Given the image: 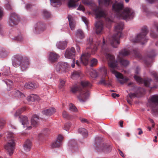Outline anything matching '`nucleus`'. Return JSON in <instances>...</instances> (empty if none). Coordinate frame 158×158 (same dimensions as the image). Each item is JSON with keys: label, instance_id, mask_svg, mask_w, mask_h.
<instances>
[{"label": "nucleus", "instance_id": "27", "mask_svg": "<svg viewBox=\"0 0 158 158\" xmlns=\"http://www.w3.org/2000/svg\"><path fill=\"white\" fill-rule=\"evenodd\" d=\"M24 86L26 88L31 89L37 88V85L36 83H27L25 84Z\"/></svg>", "mask_w": 158, "mask_h": 158}, {"label": "nucleus", "instance_id": "41", "mask_svg": "<svg viewBox=\"0 0 158 158\" xmlns=\"http://www.w3.org/2000/svg\"><path fill=\"white\" fill-rule=\"evenodd\" d=\"M4 12L2 8L0 6V20L2 19L4 16ZM2 31V28L1 25L0 24V32Z\"/></svg>", "mask_w": 158, "mask_h": 158}, {"label": "nucleus", "instance_id": "54", "mask_svg": "<svg viewBox=\"0 0 158 158\" xmlns=\"http://www.w3.org/2000/svg\"><path fill=\"white\" fill-rule=\"evenodd\" d=\"M63 139V136L61 135H59L57 137L56 140H58L59 142H60L61 143H62V141Z\"/></svg>", "mask_w": 158, "mask_h": 158}, {"label": "nucleus", "instance_id": "46", "mask_svg": "<svg viewBox=\"0 0 158 158\" xmlns=\"http://www.w3.org/2000/svg\"><path fill=\"white\" fill-rule=\"evenodd\" d=\"M31 95L32 98V101L33 102L38 100L39 99V97L37 95L32 94H31Z\"/></svg>", "mask_w": 158, "mask_h": 158}, {"label": "nucleus", "instance_id": "2", "mask_svg": "<svg viewBox=\"0 0 158 158\" xmlns=\"http://www.w3.org/2000/svg\"><path fill=\"white\" fill-rule=\"evenodd\" d=\"M112 10L116 17L119 19L127 20L134 16L135 13L132 9L127 7L124 8L123 2H115L112 5Z\"/></svg>", "mask_w": 158, "mask_h": 158}, {"label": "nucleus", "instance_id": "57", "mask_svg": "<svg viewBox=\"0 0 158 158\" xmlns=\"http://www.w3.org/2000/svg\"><path fill=\"white\" fill-rule=\"evenodd\" d=\"M77 10L84 11L85 10V8L83 6L80 5L77 8Z\"/></svg>", "mask_w": 158, "mask_h": 158}, {"label": "nucleus", "instance_id": "31", "mask_svg": "<svg viewBox=\"0 0 158 158\" xmlns=\"http://www.w3.org/2000/svg\"><path fill=\"white\" fill-rule=\"evenodd\" d=\"M62 0H50L51 4L54 7H57V5H60Z\"/></svg>", "mask_w": 158, "mask_h": 158}, {"label": "nucleus", "instance_id": "59", "mask_svg": "<svg viewBox=\"0 0 158 158\" xmlns=\"http://www.w3.org/2000/svg\"><path fill=\"white\" fill-rule=\"evenodd\" d=\"M139 71H140L139 68L138 67H137L135 70V74H138L139 73Z\"/></svg>", "mask_w": 158, "mask_h": 158}, {"label": "nucleus", "instance_id": "35", "mask_svg": "<svg viewBox=\"0 0 158 158\" xmlns=\"http://www.w3.org/2000/svg\"><path fill=\"white\" fill-rule=\"evenodd\" d=\"M81 85L83 87H90L92 86L91 84L87 81H82L81 82Z\"/></svg>", "mask_w": 158, "mask_h": 158}, {"label": "nucleus", "instance_id": "12", "mask_svg": "<svg viewBox=\"0 0 158 158\" xmlns=\"http://www.w3.org/2000/svg\"><path fill=\"white\" fill-rule=\"evenodd\" d=\"M19 21V19L17 14L15 13L11 12L10 15L9 23L11 26L18 24Z\"/></svg>", "mask_w": 158, "mask_h": 158}, {"label": "nucleus", "instance_id": "24", "mask_svg": "<svg viewBox=\"0 0 158 158\" xmlns=\"http://www.w3.org/2000/svg\"><path fill=\"white\" fill-rule=\"evenodd\" d=\"M12 95L13 97L23 98L25 97L24 95L18 90H15L11 92Z\"/></svg>", "mask_w": 158, "mask_h": 158}, {"label": "nucleus", "instance_id": "14", "mask_svg": "<svg viewBox=\"0 0 158 158\" xmlns=\"http://www.w3.org/2000/svg\"><path fill=\"white\" fill-rule=\"evenodd\" d=\"M68 64L65 62H59L56 65V69L58 73H62L65 71L66 69L68 66Z\"/></svg>", "mask_w": 158, "mask_h": 158}, {"label": "nucleus", "instance_id": "33", "mask_svg": "<svg viewBox=\"0 0 158 158\" xmlns=\"http://www.w3.org/2000/svg\"><path fill=\"white\" fill-rule=\"evenodd\" d=\"M81 74L79 71H74L71 74V78L73 79L77 78L80 76Z\"/></svg>", "mask_w": 158, "mask_h": 158}, {"label": "nucleus", "instance_id": "63", "mask_svg": "<svg viewBox=\"0 0 158 158\" xmlns=\"http://www.w3.org/2000/svg\"><path fill=\"white\" fill-rule=\"evenodd\" d=\"M6 9L8 10H10L11 9V7H10V6L9 4H8L6 5Z\"/></svg>", "mask_w": 158, "mask_h": 158}, {"label": "nucleus", "instance_id": "61", "mask_svg": "<svg viewBox=\"0 0 158 158\" xmlns=\"http://www.w3.org/2000/svg\"><path fill=\"white\" fill-rule=\"evenodd\" d=\"M81 121L83 123H87V120L86 119L84 118H80Z\"/></svg>", "mask_w": 158, "mask_h": 158}, {"label": "nucleus", "instance_id": "56", "mask_svg": "<svg viewBox=\"0 0 158 158\" xmlns=\"http://www.w3.org/2000/svg\"><path fill=\"white\" fill-rule=\"evenodd\" d=\"M62 115L64 118H66L68 117V114L66 112L64 111L62 113Z\"/></svg>", "mask_w": 158, "mask_h": 158}, {"label": "nucleus", "instance_id": "13", "mask_svg": "<svg viewBox=\"0 0 158 158\" xmlns=\"http://www.w3.org/2000/svg\"><path fill=\"white\" fill-rule=\"evenodd\" d=\"M89 93L88 90L81 89L78 96L79 100L81 102H85L89 98Z\"/></svg>", "mask_w": 158, "mask_h": 158}, {"label": "nucleus", "instance_id": "44", "mask_svg": "<svg viewBox=\"0 0 158 158\" xmlns=\"http://www.w3.org/2000/svg\"><path fill=\"white\" fill-rule=\"evenodd\" d=\"M98 63V60L95 58H93L90 61V66L93 67L97 65Z\"/></svg>", "mask_w": 158, "mask_h": 158}, {"label": "nucleus", "instance_id": "48", "mask_svg": "<svg viewBox=\"0 0 158 158\" xmlns=\"http://www.w3.org/2000/svg\"><path fill=\"white\" fill-rule=\"evenodd\" d=\"M151 74L155 78L156 81L158 82V75L156 72L154 71L150 72Z\"/></svg>", "mask_w": 158, "mask_h": 158}, {"label": "nucleus", "instance_id": "20", "mask_svg": "<svg viewBox=\"0 0 158 158\" xmlns=\"http://www.w3.org/2000/svg\"><path fill=\"white\" fill-rule=\"evenodd\" d=\"M90 55L88 53H84L82 54L81 57V62L83 64L86 65L89 62V58Z\"/></svg>", "mask_w": 158, "mask_h": 158}, {"label": "nucleus", "instance_id": "22", "mask_svg": "<svg viewBox=\"0 0 158 158\" xmlns=\"http://www.w3.org/2000/svg\"><path fill=\"white\" fill-rule=\"evenodd\" d=\"M75 35L76 39H81L85 37L84 32L80 29L77 30L75 31ZM76 40H77V39H76Z\"/></svg>", "mask_w": 158, "mask_h": 158}, {"label": "nucleus", "instance_id": "5", "mask_svg": "<svg viewBox=\"0 0 158 158\" xmlns=\"http://www.w3.org/2000/svg\"><path fill=\"white\" fill-rule=\"evenodd\" d=\"M16 60L13 62L14 66L17 67L20 66V69L22 71H24L28 68L30 64L29 59L26 57H22L19 56H16Z\"/></svg>", "mask_w": 158, "mask_h": 158}, {"label": "nucleus", "instance_id": "47", "mask_svg": "<svg viewBox=\"0 0 158 158\" xmlns=\"http://www.w3.org/2000/svg\"><path fill=\"white\" fill-rule=\"evenodd\" d=\"M5 121L2 118H0V131L3 128L5 124Z\"/></svg>", "mask_w": 158, "mask_h": 158}, {"label": "nucleus", "instance_id": "58", "mask_svg": "<svg viewBox=\"0 0 158 158\" xmlns=\"http://www.w3.org/2000/svg\"><path fill=\"white\" fill-rule=\"evenodd\" d=\"M150 36L152 37H153V38H155L156 36V35L155 34V33L152 31H150Z\"/></svg>", "mask_w": 158, "mask_h": 158}, {"label": "nucleus", "instance_id": "32", "mask_svg": "<svg viewBox=\"0 0 158 158\" xmlns=\"http://www.w3.org/2000/svg\"><path fill=\"white\" fill-rule=\"evenodd\" d=\"M78 132L81 134L84 137H86L88 135L87 130L84 128H80L78 129Z\"/></svg>", "mask_w": 158, "mask_h": 158}, {"label": "nucleus", "instance_id": "38", "mask_svg": "<svg viewBox=\"0 0 158 158\" xmlns=\"http://www.w3.org/2000/svg\"><path fill=\"white\" fill-rule=\"evenodd\" d=\"M69 110L72 112H76L78 111L77 108L73 104L71 103L69 105Z\"/></svg>", "mask_w": 158, "mask_h": 158}, {"label": "nucleus", "instance_id": "30", "mask_svg": "<svg viewBox=\"0 0 158 158\" xmlns=\"http://www.w3.org/2000/svg\"><path fill=\"white\" fill-rule=\"evenodd\" d=\"M79 0H70L69 2L68 6L69 8H75L77 6H78L76 3L78 2Z\"/></svg>", "mask_w": 158, "mask_h": 158}, {"label": "nucleus", "instance_id": "64", "mask_svg": "<svg viewBox=\"0 0 158 158\" xmlns=\"http://www.w3.org/2000/svg\"><path fill=\"white\" fill-rule=\"evenodd\" d=\"M118 151H119V153L120 155L123 157H124V156L123 152L122 151H121L120 150H119Z\"/></svg>", "mask_w": 158, "mask_h": 158}, {"label": "nucleus", "instance_id": "23", "mask_svg": "<svg viewBox=\"0 0 158 158\" xmlns=\"http://www.w3.org/2000/svg\"><path fill=\"white\" fill-rule=\"evenodd\" d=\"M56 110L53 108H50L43 111V114L47 116H50L55 113Z\"/></svg>", "mask_w": 158, "mask_h": 158}, {"label": "nucleus", "instance_id": "49", "mask_svg": "<svg viewBox=\"0 0 158 158\" xmlns=\"http://www.w3.org/2000/svg\"><path fill=\"white\" fill-rule=\"evenodd\" d=\"M71 124L69 123H65L64 125V129L67 131H68L69 129L70 128V127H71Z\"/></svg>", "mask_w": 158, "mask_h": 158}, {"label": "nucleus", "instance_id": "21", "mask_svg": "<svg viewBox=\"0 0 158 158\" xmlns=\"http://www.w3.org/2000/svg\"><path fill=\"white\" fill-rule=\"evenodd\" d=\"M67 42L66 40L60 41L56 42V46L59 49L64 50L67 47Z\"/></svg>", "mask_w": 158, "mask_h": 158}, {"label": "nucleus", "instance_id": "42", "mask_svg": "<svg viewBox=\"0 0 158 158\" xmlns=\"http://www.w3.org/2000/svg\"><path fill=\"white\" fill-rule=\"evenodd\" d=\"M25 110L24 108H22L18 109L16 112L15 114H14L15 117H17L21 113Z\"/></svg>", "mask_w": 158, "mask_h": 158}, {"label": "nucleus", "instance_id": "43", "mask_svg": "<svg viewBox=\"0 0 158 158\" xmlns=\"http://www.w3.org/2000/svg\"><path fill=\"white\" fill-rule=\"evenodd\" d=\"M1 70H4V72L2 73V75L5 76H7L9 75L10 73V68L8 67H6L5 68V69L4 70V69H1Z\"/></svg>", "mask_w": 158, "mask_h": 158}, {"label": "nucleus", "instance_id": "8", "mask_svg": "<svg viewBox=\"0 0 158 158\" xmlns=\"http://www.w3.org/2000/svg\"><path fill=\"white\" fill-rule=\"evenodd\" d=\"M148 103L153 112L158 114V96L155 95L152 96L149 99Z\"/></svg>", "mask_w": 158, "mask_h": 158}, {"label": "nucleus", "instance_id": "25", "mask_svg": "<svg viewBox=\"0 0 158 158\" xmlns=\"http://www.w3.org/2000/svg\"><path fill=\"white\" fill-rule=\"evenodd\" d=\"M31 146V143L29 140H27L23 145V147L24 151L28 152L30 151Z\"/></svg>", "mask_w": 158, "mask_h": 158}, {"label": "nucleus", "instance_id": "51", "mask_svg": "<svg viewBox=\"0 0 158 158\" xmlns=\"http://www.w3.org/2000/svg\"><path fill=\"white\" fill-rule=\"evenodd\" d=\"M44 15L46 18H48L50 16V13L46 10H44L43 12Z\"/></svg>", "mask_w": 158, "mask_h": 158}, {"label": "nucleus", "instance_id": "7", "mask_svg": "<svg viewBox=\"0 0 158 158\" xmlns=\"http://www.w3.org/2000/svg\"><path fill=\"white\" fill-rule=\"evenodd\" d=\"M148 32V30L146 27H144L142 29L140 33L138 34L135 38L132 39L131 38L130 40L133 42H140L142 44H143L147 42L148 39L146 38V35Z\"/></svg>", "mask_w": 158, "mask_h": 158}, {"label": "nucleus", "instance_id": "3", "mask_svg": "<svg viewBox=\"0 0 158 158\" xmlns=\"http://www.w3.org/2000/svg\"><path fill=\"white\" fill-rule=\"evenodd\" d=\"M94 12L97 19L95 23V31L96 33L98 34L102 33L103 29V21L100 19V18H104L106 21L111 22L112 19L111 18H106L107 13L106 11L99 7H96L93 9Z\"/></svg>", "mask_w": 158, "mask_h": 158}, {"label": "nucleus", "instance_id": "18", "mask_svg": "<svg viewBox=\"0 0 158 158\" xmlns=\"http://www.w3.org/2000/svg\"><path fill=\"white\" fill-rule=\"evenodd\" d=\"M75 53V50L73 47L71 48H68L66 50L65 53V57L67 58H73Z\"/></svg>", "mask_w": 158, "mask_h": 158}, {"label": "nucleus", "instance_id": "40", "mask_svg": "<svg viewBox=\"0 0 158 158\" xmlns=\"http://www.w3.org/2000/svg\"><path fill=\"white\" fill-rule=\"evenodd\" d=\"M90 75L92 78H96L98 76V72L95 70H92L90 71Z\"/></svg>", "mask_w": 158, "mask_h": 158}, {"label": "nucleus", "instance_id": "62", "mask_svg": "<svg viewBox=\"0 0 158 158\" xmlns=\"http://www.w3.org/2000/svg\"><path fill=\"white\" fill-rule=\"evenodd\" d=\"M31 99H32V98H31V95H30L28 96L27 97V100L28 101H32V100Z\"/></svg>", "mask_w": 158, "mask_h": 158}, {"label": "nucleus", "instance_id": "26", "mask_svg": "<svg viewBox=\"0 0 158 158\" xmlns=\"http://www.w3.org/2000/svg\"><path fill=\"white\" fill-rule=\"evenodd\" d=\"M38 117L36 115H33L31 120V125L34 126H37L38 123Z\"/></svg>", "mask_w": 158, "mask_h": 158}, {"label": "nucleus", "instance_id": "37", "mask_svg": "<svg viewBox=\"0 0 158 158\" xmlns=\"http://www.w3.org/2000/svg\"><path fill=\"white\" fill-rule=\"evenodd\" d=\"M81 88L79 87L78 86L74 85L72 87L71 89V91L73 93H75L77 91H80Z\"/></svg>", "mask_w": 158, "mask_h": 158}, {"label": "nucleus", "instance_id": "16", "mask_svg": "<svg viewBox=\"0 0 158 158\" xmlns=\"http://www.w3.org/2000/svg\"><path fill=\"white\" fill-rule=\"evenodd\" d=\"M20 121L23 126L24 128L26 127L28 129H30L31 128L30 124L29 122L28 118L26 116H21L19 117Z\"/></svg>", "mask_w": 158, "mask_h": 158}, {"label": "nucleus", "instance_id": "9", "mask_svg": "<svg viewBox=\"0 0 158 158\" xmlns=\"http://www.w3.org/2000/svg\"><path fill=\"white\" fill-rule=\"evenodd\" d=\"M130 53L129 51L125 49L119 52V55L118 56V59L122 66L124 67L127 66L128 65L129 62L128 60L122 58V56L128 55Z\"/></svg>", "mask_w": 158, "mask_h": 158}, {"label": "nucleus", "instance_id": "10", "mask_svg": "<svg viewBox=\"0 0 158 158\" xmlns=\"http://www.w3.org/2000/svg\"><path fill=\"white\" fill-rule=\"evenodd\" d=\"M46 29L45 24L43 23L39 22L35 24L33 28V31L37 34L40 33Z\"/></svg>", "mask_w": 158, "mask_h": 158}, {"label": "nucleus", "instance_id": "28", "mask_svg": "<svg viewBox=\"0 0 158 158\" xmlns=\"http://www.w3.org/2000/svg\"><path fill=\"white\" fill-rule=\"evenodd\" d=\"M135 93H130L128 94V96H129L130 98H133L137 97V94L140 92V89L135 88Z\"/></svg>", "mask_w": 158, "mask_h": 158}, {"label": "nucleus", "instance_id": "39", "mask_svg": "<svg viewBox=\"0 0 158 158\" xmlns=\"http://www.w3.org/2000/svg\"><path fill=\"white\" fill-rule=\"evenodd\" d=\"M62 143L60 142H59L58 140L53 142L51 145V147L52 148H55L60 147Z\"/></svg>", "mask_w": 158, "mask_h": 158}, {"label": "nucleus", "instance_id": "53", "mask_svg": "<svg viewBox=\"0 0 158 158\" xmlns=\"http://www.w3.org/2000/svg\"><path fill=\"white\" fill-rule=\"evenodd\" d=\"M81 19L86 24L87 26L88 24V20L85 17L82 16Z\"/></svg>", "mask_w": 158, "mask_h": 158}, {"label": "nucleus", "instance_id": "50", "mask_svg": "<svg viewBox=\"0 0 158 158\" xmlns=\"http://www.w3.org/2000/svg\"><path fill=\"white\" fill-rule=\"evenodd\" d=\"M156 55V53L155 52V50H152L149 53L148 55V57L151 58L153 57Z\"/></svg>", "mask_w": 158, "mask_h": 158}, {"label": "nucleus", "instance_id": "4", "mask_svg": "<svg viewBox=\"0 0 158 158\" xmlns=\"http://www.w3.org/2000/svg\"><path fill=\"white\" fill-rule=\"evenodd\" d=\"M123 23L121 22L117 23L114 29L116 33L111 38H109L110 44L114 48H117L120 43L119 40L121 36V31L123 29Z\"/></svg>", "mask_w": 158, "mask_h": 158}, {"label": "nucleus", "instance_id": "34", "mask_svg": "<svg viewBox=\"0 0 158 158\" xmlns=\"http://www.w3.org/2000/svg\"><path fill=\"white\" fill-rule=\"evenodd\" d=\"M4 82L8 87L7 88V90H10L13 85V82L11 81L8 79L5 80L4 81Z\"/></svg>", "mask_w": 158, "mask_h": 158}, {"label": "nucleus", "instance_id": "60", "mask_svg": "<svg viewBox=\"0 0 158 158\" xmlns=\"http://www.w3.org/2000/svg\"><path fill=\"white\" fill-rule=\"evenodd\" d=\"M112 96L114 98H115L116 97H118L119 95L118 94H117L115 93H112L111 94Z\"/></svg>", "mask_w": 158, "mask_h": 158}, {"label": "nucleus", "instance_id": "1", "mask_svg": "<svg viewBox=\"0 0 158 158\" xmlns=\"http://www.w3.org/2000/svg\"><path fill=\"white\" fill-rule=\"evenodd\" d=\"M87 41L88 44L90 45L89 48L92 49V54L94 53L98 49L97 46L101 44V52L102 53L106 55L108 62V66L111 68L110 71L112 73L114 74L118 81L120 84H123L126 82L128 80V79L126 77H124L121 73L114 69L117 68L118 67V62L117 61H115L114 57L113 55L108 54V52L110 51V49L105 40L103 39L101 41L99 40H98L96 42H95L93 41L92 38H90L88 39Z\"/></svg>", "mask_w": 158, "mask_h": 158}, {"label": "nucleus", "instance_id": "19", "mask_svg": "<svg viewBox=\"0 0 158 158\" xmlns=\"http://www.w3.org/2000/svg\"><path fill=\"white\" fill-rule=\"evenodd\" d=\"M67 18L68 19L69 25L71 29L74 30L76 27V22L74 19V17L73 15H68Z\"/></svg>", "mask_w": 158, "mask_h": 158}, {"label": "nucleus", "instance_id": "6", "mask_svg": "<svg viewBox=\"0 0 158 158\" xmlns=\"http://www.w3.org/2000/svg\"><path fill=\"white\" fill-rule=\"evenodd\" d=\"M6 135L5 140L8 142L5 145V148L8 152L9 155L11 156L13 153L15 148V143L12 139L15 135L13 133L8 132L6 133Z\"/></svg>", "mask_w": 158, "mask_h": 158}, {"label": "nucleus", "instance_id": "55", "mask_svg": "<svg viewBox=\"0 0 158 158\" xmlns=\"http://www.w3.org/2000/svg\"><path fill=\"white\" fill-rule=\"evenodd\" d=\"M82 2L85 5H89L91 3L90 0H82Z\"/></svg>", "mask_w": 158, "mask_h": 158}, {"label": "nucleus", "instance_id": "29", "mask_svg": "<svg viewBox=\"0 0 158 158\" xmlns=\"http://www.w3.org/2000/svg\"><path fill=\"white\" fill-rule=\"evenodd\" d=\"M99 5L103 4L106 6L110 5L112 3L111 0H98Z\"/></svg>", "mask_w": 158, "mask_h": 158}, {"label": "nucleus", "instance_id": "11", "mask_svg": "<svg viewBox=\"0 0 158 158\" xmlns=\"http://www.w3.org/2000/svg\"><path fill=\"white\" fill-rule=\"evenodd\" d=\"M101 71L103 73V76L100 80L98 83L100 84H102L105 85H110V83L107 79L106 77H106L107 75L106 69L105 67H102L101 69Z\"/></svg>", "mask_w": 158, "mask_h": 158}, {"label": "nucleus", "instance_id": "17", "mask_svg": "<svg viewBox=\"0 0 158 158\" xmlns=\"http://www.w3.org/2000/svg\"><path fill=\"white\" fill-rule=\"evenodd\" d=\"M48 55V59L52 63L56 62L60 57L58 54L54 52H49Z\"/></svg>", "mask_w": 158, "mask_h": 158}, {"label": "nucleus", "instance_id": "36", "mask_svg": "<svg viewBox=\"0 0 158 158\" xmlns=\"http://www.w3.org/2000/svg\"><path fill=\"white\" fill-rule=\"evenodd\" d=\"M8 54V51L5 49H2L0 52V56L2 58H4L6 57Z\"/></svg>", "mask_w": 158, "mask_h": 158}, {"label": "nucleus", "instance_id": "15", "mask_svg": "<svg viewBox=\"0 0 158 158\" xmlns=\"http://www.w3.org/2000/svg\"><path fill=\"white\" fill-rule=\"evenodd\" d=\"M134 78L135 80L139 83L141 84L143 83L144 85L146 86H148L152 88V87H151L150 85V84L152 81V80L151 79L146 80H143L139 77L135 75Z\"/></svg>", "mask_w": 158, "mask_h": 158}, {"label": "nucleus", "instance_id": "45", "mask_svg": "<svg viewBox=\"0 0 158 158\" xmlns=\"http://www.w3.org/2000/svg\"><path fill=\"white\" fill-rule=\"evenodd\" d=\"M65 85V81L64 80L60 79L59 85V88L60 89L63 88Z\"/></svg>", "mask_w": 158, "mask_h": 158}, {"label": "nucleus", "instance_id": "52", "mask_svg": "<svg viewBox=\"0 0 158 158\" xmlns=\"http://www.w3.org/2000/svg\"><path fill=\"white\" fill-rule=\"evenodd\" d=\"M23 38L21 34L19 35L18 36L15 38V39L19 41H22Z\"/></svg>", "mask_w": 158, "mask_h": 158}]
</instances>
